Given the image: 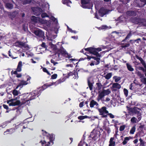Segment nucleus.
I'll return each instance as SVG.
<instances>
[{"label": "nucleus", "instance_id": "obj_10", "mask_svg": "<svg viewBox=\"0 0 146 146\" xmlns=\"http://www.w3.org/2000/svg\"><path fill=\"white\" fill-rule=\"evenodd\" d=\"M98 110L101 115H103L108 113V111L107 110L106 108L105 107H103L100 109H98Z\"/></svg>", "mask_w": 146, "mask_h": 146}, {"label": "nucleus", "instance_id": "obj_21", "mask_svg": "<svg viewBox=\"0 0 146 146\" xmlns=\"http://www.w3.org/2000/svg\"><path fill=\"white\" fill-rule=\"evenodd\" d=\"M112 88H116L119 89L121 88V86L118 83H114L113 84Z\"/></svg>", "mask_w": 146, "mask_h": 146}, {"label": "nucleus", "instance_id": "obj_4", "mask_svg": "<svg viewBox=\"0 0 146 146\" xmlns=\"http://www.w3.org/2000/svg\"><path fill=\"white\" fill-rule=\"evenodd\" d=\"M19 98V97L15 98L12 99L7 101V103L9 104L10 106H15L19 105L21 104L20 100H17Z\"/></svg>", "mask_w": 146, "mask_h": 146}, {"label": "nucleus", "instance_id": "obj_28", "mask_svg": "<svg viewBox=\"0 0 146 146\" xmlns=\"http://www.w3.org/2000/svg\"><path fill=\"white\" fill-rule=\"evenodd\" d=\"M11 74H13L17 75L16 77L17 78H20L22 76V75L21 74H18L17 73V71H14L13 70L11 72Z\"/></svg>", "mask_w": 146, "mask_h": 146}, {"label": "nucleus", "instance_id": "obj_31", "mask_svg": "<svg viewBox=\"0 0 146 146\" xmlns=\"http://www.w3.org/2000/svg\"><path fill=\"white\" fill-rule=\"evenodd\" d=\"M102 92L105 96L109 94L111 92V91L109 89L104 90L102 91Z\"/></svg>", "mask_w": 146, "mask_h": 146}, {"label": "nucleus", "instance_id": "obj_23", "mask_svg": "<svg viewBox=\"0 0 146 146\" xmlns=\"http://www.w3.org/2000/svg\"><path fill=\"white\" fill-rule=\"evenodd\" d=\"M114 139V138L113 137L110 138L109 141V146H114L115 144V142L113 141Z\"/></svg>", "mask_w": 146, "mask_h": 146}, {"label": "nucleus", "instance_id": "obj_17", "mask_svg": "<svg viewBox=\"0 0 146 146\" xmlns=\"http://www.w3.org/2000/svg\"><path fill=\"white\" fill-rule=\"evenodd\" d=\"M22 62L21 61L19 62L17 68V72H20L21 71V67L22 66Z\"/></svg>", "mask_w": 146, "mask_h": 146}, {"label": "nucleus", "instance_id": "obj_30", "mask_svg": "<svg viewBox=\"0 0 146 146\" xmlns=\"http://www.w3.org/2000/svg\"><path fill=\"white\" fill-rule=\"evenodd\" d=\"M131 121L132 123H135L138 122V120L136 117H133L131 119Z\"/></svg>", "mask_w": 146, "mask_h": 146}, {"label": "nucleus", "instance_id": "obj_64", "mask_svg": "<svg viewBox=\"0 0 146 146\" xmlns=\"http://www.w3.org/2000/svg\"><path fill=\"white\" fill-rule=\"evenodd\" d=\"M51 62L52 63H53L54 65H55L56 64H57V63L55 62H54V61L52 60H51Z\"/></svg>", "mask_w": 146, "mask_h": 146}, {"label": "nucleus", "instance_id": "obj_40", "mask_svg": "<svg viewBox=\"0 0 146 146\" xmlns=\"http://www.w3.org/2000/svg\"><path fill=\"white\" fill-rule=\"evenodd\" d=\"M141 80L143 83L146 84V78H142L141 79Z\"/></svg>", "mask_w": 146, "mask_h": 146}, {"label": "nucleus", "instance_id": "obj_19", "mask_svg": "<svg viewBox=\"0 0 146 146\" xmlns=\"http://www.w3.org/2000/svg\"><path fill=\"white\" fill-rule=\"evenodd\" d=\"M131 138V137H126L124 138V140L122 142V143L123 145H125L127 143H128L129 140Z\"/></svg>", "mask_w": 146, "mask_h": 146}, {"label": "nucleus", "instance_id": "obj_5", "mask_svg": "<svg viewBox=\"0 0 146 146\" xmlns=\"http://www.w3.org/2000/svg\"><path fill=\"white\" fill-rule=\"evenodd\" d=\"M31 77L29 76L27 77V80L25 81L23 80H21L19 83L18 85L16 87V89H17L19 87H20L21 88H22L24 85H25L30 83V80Z\"/></svg>", "mask_w": 146, "mask_h": 146}, {"label": "nucleus", "instance_id": "obj_20", "mask_svg": "<svg viewBox=\"0 0 146 146\" xmlns=\"http://www.w3.org/2000/svg\"><path fill=\"white\" fill-rule=\"evenodd\" d=\"M98 105V104L94 100H92L90 102V106L91 108H93L94 106H97Z\"/></svg>", "mask_w": 146, "mask_h": 146}, {"label": "nucleus", "instance_id": "obj_42", "mask_svg": "<svg viewBox=\"0 0 146 146\" xmlns=\"http://www.w3.org/2000/svg\"><path fill=\"white\" fill-rule=\"evenodd\" d=\"M57 76L56 74H54L51 76V79H56L57 78Z\"/></svg>", "mask_w": 146, "mask_h": 146}, {"label": "nucleus", "instance_id": "obj_34", "mask_svg": "<svg viewBox=\"0 0 146 146\" xmlns=\"http://www.w3.org/2000/svg\"><path fill=\"white\" fill-rule=\"evenodd\" d=\"M6 7L9 9H11L13 8V5L10 3H8L6 4Z\"/></svg>", "mask_w": 146, "mask_h": 146}, {"label": "nucleus", "instance_id": "obj_33", "mask_svg": "<svg viewBox=\"0 0 146 146\" xmlns=\"http://www.w3.org/2000/svg\"><path fill=\"white\" fill-rule=\"evenodd\" d=\"M94 59L96 61L95 62V65H97L100 63V58H97L96 57H93Z\"/></svg>", "mask_w": 146, "mask_h": 146}, {"label": "nucleus", "instance_id": "obj_29", "mask_svg": "<svg viewBox=\"0 0 146 146\" xmlns=\"http://www.w3.org/2000/svg\"><path fill=\"white\" fill-rule=\"evenodd\" d=\"M16 89L14 90L12 92V94L14 96H17L20 93L19 92L16 90Z\"/></svg>", "mask_w": 146, "mask_h": 146}, {"label": "nucleus", "instance_id": "obj_39", "mask_svg": "<svg viewBox=\"0 0 146 146\" xmlns=\"http://www.w3.org/2000/svg\"><path fill=\"white\" fill-rule=\"evenodd\" d=\"M42 70L44 72L46 73L48 75H50V72L48 71L47 70L46 68H43Z\"/></svg>", "mask_w": 146, "mask_h": 146}, {"label": "nucleus", "instance_id": "obj_25", "mask_svg": "<svg viewBox=\"0 0 146 146\" xmlns=\"http://www.w3.org/2000/svg\"><path fill=\"white\" fill-rule=\"evenodd\" d=\"M126 66L127 69L129 71H133L134 70L133 68L132 67V66L129 63H127L126 64Z\"/></svg>", "mask_w": 146, "mask_h": 146}, {"label": "nucleus", "instance_id": "obj_12", "mask_svg": "<svg viewBox=\"0 0 146 146\" xmlns=\"http://www.w3.org/2000/svg\"><path fill=\"white\" fill-rule=\"evenodd\" d=\"M39 89H37L29 93L32 98L31 99H34L35 98L36 96L39 94Z\"/></svg>", "mask_w": 146, "mask_h": 146}, {"label": "nucleus", "instance_id": "obj_47", "mask_svg": "<svg viewBox=\"0 0 146 146\" xmlns=\"http://www.w3.org/2000/svg\"><path fill=\"white\" fill-rule=\"evenodd\" d=\"M74 74H73V75H74V76L73 77V78H74V79L77 78H78L77 73L76 72H75V71L74 72Z\"/></svg>", "mask_w": 146, "mask_h": 146}, {"label": "nucleus", "instance_id": "obj_26", "mask_svg": "<svg viewBox=\"0 0 146 146\" xmlns=\"http://www.w3.org/2000/svg\"><path fill=\"white\" fill-rule=\"evenodd\" d=\"M15 131V130L13 129H7L6 131L4 133V134L5 135H6L7 134L6 133L7 132H9V134H11L13 132H14Z\"/></svg>", "mask_w": 146, "mask_h": 146}, {"label": "nucleus", "instance_id": "obj_43", "mask_svg": "<svg viewBox=\"0 0 146 146\" xmlns=\"http://www.w3.org/2000/svg\"><path fill=\"white\" fill-rule=\"evenodd\" d=\"M139 140L140 142V146H145L143 140L141 138Z\"/></svg>", "mask_w": 146, "mask_h": 146}, {"label": "nucleus", "instance_id": "obj_62", "mask_svg": "<svg viewBox=\"0 0 146 146\" xmlns=\"http://www.w3.org/2000/svg\"><path fill=\"white\" fill-rule=\"evenodd\" d=\"M94 65H95V61H92V62L90 63V65L91 66H94Z\"/></svg>", "mask_w": 146, "mask_h": 146}, {"label": "nucleus", "instance_id": "obj_49", "mask_svg": "<svg viewBox=\"0 0 146 146\" xmlns=\"http://www.w3.org/2000/svg\"><path fill=\"white\" fill-rule=\"evenodd\" d=\"M108 27L106 25H103L101 27V29H108Z\"/></svg>", "mask_w": 146, "mask_h": 146}, {"label": "nucleus", "instance_id": "obj_14", "mask_svg": "<svg viewBox=\"0 0 146 146\" xmlns=\"http://www.w3.org/2000/svg\"><path fill=\"white\" fill-rule=\"evenodd\" d=\"M61 52L63 56H65L66 57L68 58H70L72 57V56L71 55L68 54L65 50L63 49L61 50Z\"/></svg>", "mask_w": 146, "mask_h": 146}, {"label": "nucleus", "instance_id": "obj_11", "mask_svg": "<svg viewBox=\"0 0 146 146\" xmlns=\"http://www.w3.org/2000/svg\"><path fill=\"white\" fill-rule=\"evenodd\" d=\"M34 33L36 35L40 37H42L44 35V33L40 29L35 31Z\"/></svg>", "mask_w": 146, "mask_h": 146}, {"label": "nucleus", "instance_id": "obj_50", "mask_svg": "<svg viewBox=\"0 0 146 146\" xmlns=\"http://www.w3.org/2000/svg\"><path fill=\"white\" fill-rule=\"evenodd\" d=\"M137 74L138 76H140L141 77L143 76V75L141 74V72L139 71H138L137 72Z\"/></svg>", "mask_w": 146, "mask_h": 146}, {"label": "nucleus", "instance_id": "obj_18", "mask_svg": "<svg viewBox=\"0 0 146 146\" xmlns=\"http://www.w3.org/2000/svg\"><path fill=\"white\" fill-rule=\"evenodd\" d=\"M41 6L42 8V9L44 11L46 10L47 8L49 9V6L48 4L46 2H45L43 4H42Z\"/></svg>", "mask_w": 146, "mask_h": 146}, {"label": "nucleus", "instance_id": "obj_54", "mask_svg": "<svg viewBox=\"0 0 146 146\" xmlns=\"http://www.w3.org/2000/svg\"><path fill=\"white\" fill-rule=\"evenodd\" d=\"M49 45L52 48H54L55 47V46L54 44H52L50 42L49 43Z\"/></svg>", "mask_w": 146, "mask_h": 146}, {"label": "nucleus", "instance_id": "obj_16", "mask_svg": "<svg viewBox=\"0 0 146 146\" xmlns=\"http://www.w3.org/2000/svg\"><path fill=\"white\" fill-rule=\"evenodd\" d=\"M100 15L101 17H103L106 13V11L103 8H101L99 11Z\"/></svg>", "mask_w": 146, "mask_h": 146}, {"label": "nucleus", "instance_id": "obj_37", "mask_svg": "<svg viewBox=\"0 0 146 146\" xmlns=\"http://www.w3.org/2000/svg\"><path fill=\"white\" fill-rule=\"evenodd\" d=\"M135 126L132 127L130 131V133L131 134H133L134 132L135 131Z\"/></svg>", "mask_w": 146, "mask_h": 146}, {"label": "nucleus", "instance_id": "obj_15", "mask_svg": "<svg viewBox=\"0 0 146 146\" xmlns=\"http://www.w3.org/2000/svg\"><path fill=\"white\" fill-rule=\"evenodd\" d=\"M34 10V9H33ZM42 11V9L39 8L38 7H37L34 8V12L35 13V14L36 15H38Z\"/></svg>", "mask_w": 146, "mask_h": 146}, {"label": "nucleus", "instance_id": "obj_6", "mask_svg": "<svg viewBox=\"0 0 146 146\" xmlns=\"http://www.w3.org/2000/svg\"><path fill=\"white\" fill-rule=\"evenodd\" d=\"M89 0H82V6L84 8L90 9L92 7V5L89 3Z\"/></svg>", "mask_w": 146, "mask_h": 146}, {"label": "nucleus", "instance_id": "obj_9", "mask_svg": "<svg viewBox=\"0 0 146 146\" xmlns=\"http://www.w3.org/2000/svg\"><path fill=\"white\" fill-rule=\"evenodd\" d=\"M65 80V79H60L57 80L55 82H52L49 84L47 85V87H50L53 85H55V86H56L58 84L64 82Z\"/></svg>", "mask_w": 146, "mask_h": 146}, {"label": "nucleus", "instance_id": "obj_58", "mask_svg": "<svg viewBox=\"0 0 146 146\" xmlns=\"http://www.w3.org/2000/svg\"><path fill=\"white\" fill-rule=\"evenodd\" d=\"M3 108H5L6 110H8L9 109L8 106H7V105H6L5 104H3Z\"/></svg>", "mask_w": 146, "mask_h": 146}, {"label": "nucleus", "instance_id": "obj_36", "mask_svg": "<svg viewBox=\"0 0 146 146\" xmlns=\"http://www.w3.org/2000/svg\"><path fill=\"white\" fill-rule=\"evenodd\" d=\"M112 76V74L111 73H109L107 74L105 76L106 78L107 79H109Z\"/></svg>", "mask_w": 146, "mask_h": 146}, {"label": "nucleus", "instance_id": "obj_56", "mask_svg": "<svg viewBox=\"0 0 146 146\" xmlns=\"http://www.w3.org/2000/svg\"><path fill=\"white\" fill-rule=\"evenodd\" d=\"M84 117L83 116H80L78 117V119H80V120H82L84 119Z\"/></svg>", "mask_w": 146, "mask_h": 146}, {"label": "nucleus", "instance_id": "obj_13", "mask_svg": "<svg viewBox=\"0 0 146 146\" xmlns=\"http://www.w3.org/2000/svg\"><path fill=\"white\" fill-rule=\"evenodd\" d=\"M16 45L18 46V47H24L25 48H26L27 49H28L29 47L27 45H26L25 43H23L22 42H19L16 43Z\"/></svg>", "mask_w": 146, "mask_h": 146}, {"label": "nucleus", "instance_id": "obj_35", "mask_svg": "<svg viewBox=\"0 0 146 146\" xmlns=\"http://www.w3.org/2000/svg\"><path fill=\"white\" fill-rule=\"evenodd\" d=\"M113 78L115 80V82H118L121 79L120 77L115 76H114L113 77Z\"/></svg>", "mask_w": 146, "mask_h": 146}, {"label": "nucleus", "instance_id": "obj_61", "mask_svg": "<svg viewBox=\"0 0 146 146\" xmlns=\"http://www.w3.org/2000/svg\"><path fill=\"white\" fill-rule=\"evenodd\" d=\"M83 105H84L83 102H81V103H80V104H79V106L80 107L82 108L83 106Z\"/></svg>", "mask_w": 146, "mask_h": 146}, {"label": "nucleus", "instance_id": "obj_55", "mask_svg": "<svg viewBox=\"0 0 146 146\" xmlns=\"http://www.w3.org/2000/svg\"><path fill=\"white\" fill-rule=\"evenodd\" d=\"M131 35V33H129L127 36L125 38L126 39H127L129 38Z\"/></svg>", "mask_w": 146, "mask_h": 146}, {"label": "nucleus", "instance_id": "obj_57", "mask_svg": "<svg viewBox=\"0 0 146 146\" xmlns=\"http://www.w3.org/2000/svg\"><path fill=\"white\" fill-rule=\"evenodd\" d=\"M137 120H138V121H139L141 119V115H139L137 116Z\"/></svg>", "mask_w": 146, "mask_h": 146}, {"label": "nucleus", "instance_id": "obj_52", "mask_svg": "<svg viewBox=\"0 0 146 146\" xmlns=\"http://www.w3.org/2000/svg\"><path fill=\"white\" fill-rule=\"evenodd\" d=\"M67 27L70 32L74 33H76V31L72 30L71 29H70L68 27Z\"/></svg>", "mask_w": 146, "mask_h": 146}, {"label": "nucleus", "instance_id": "obj_48", "mask_svg": "<svg viewBox=\"0 0 146 146\" xmlns=\"http://www.w3.org/2000/svg\"><path fill=\"white\" fill-rule=\"evenodd\" d=\"M140 40V38H138L136 40H130V42L132 43H134L135 42L137 41V40Z\"/></svg>", "mask_w": 146, "mask_h": 146}, {"label": "nucleus", "instance_id": "obj_41", "mask_svg": "<svg viewBox=\"0 0 146 146\" xmlns=\"http://www.w3.org/2000/svg\"><path fill=\"white\" fill-rule=\"evenodd\" d=\"M124 93L126 97H127L128 94V91L126 89L124 88L123 90Z\"/></svg>", "mask_w": 146, "mask_h": 146}, {"label": "nucleus", "instance_id": "obj_44", "mask_svg": "<svg viewBox=\"0 0 146 146\" xmlns=\"http://www.w3.org/2000/svg\"><path fill=\"white\" fill-rule=\"evenodd\" d=\"M141 62L142 65L143 66L145 69H146V64L144 60H143Z\"/></svg>", "mask_w": 146, "mask_h": 146}, {"label": "nucleus", "instance_id": "obj_27", "mask_svg": "<svg viewBox=\"0 0 146 146\" xmlns=\"http://www.w3.org/2000/svg\"><path fill=\"white\" fill-rule=\"evenodd\" d=\"M105 96L103 92L102 91L99 94L98 98V100L99 101L104 96Z\"/></svg>", "mask_w": 146, "mask_h": 146}, {"label": "nucleus", "instance_id": "obj_2", "mask_svg": "<svg viewBox=\"0 0 146 146\" xmlns=\"http://www.w3.org/2000/svg\"><path fill=\"white\" fill-rule=\"evenodd\" d=\"M43 135H45L46 138L49 141H41L40 142L41 143L42 146H50L53 144V140L54 138L52 135H51L46 131H44L43 133Z\"/></svg>", "mask_w": 146, "mask_h": 146}, {"label": "nucleus", "instance_id": "obj_60", "mask_svg": "<svg viewBox=\"0 0 146 146\" xmlns=\"http://www.w3.org/2000/svg\"><path fill=\"white\" fill-rule=\"evenodd\" d=\"M9 56L11 57V58H17V57L14 58L13 57V56L11 55V54L10 52V51H9Z\"/></svg>", "mask_w": 146, "mask_h": 146}, {"label": "nucleus", "instance_id": "obj_32", "mask_svg": "<svg viewBox=\"0 0 146 146\" xmlns=\"http://www.w3.org/2000/svg\"><path fill=\"white\" fill-rule=\"evenodd\" d=\"M78 146H88V144L83 141H81L79 143Z\"/></svg>", "mask_w": 146, "mask_h": 146}, {"label": "nucleus", "instance_id": "obj_1", "mask_svg": "<svg viewBox=\"0 0 146 146\" xmlns=\"http://www.w3.org/2000/svg\"><path fill=\"white\" fill-rule=\"evenodd\" d=\"M42 12L41 16L42 19L39 17H36L35 16H33L31 17V20L35 23H38L44 25L47 27H49L51 24L50 20H52L54 23L57 25L58 24V21L57 19L52 16H49L47 14L45 13Z\"/></svg>", "mask_w": 146, "mask_h": 146}, {"label": "nucleus", "instance_id": "obj_3", "mask_svg": "<svg viewBox=\"0 0 146 146\" xmlns=\"http://www.w3.org/2000/svg\"><path fill=\"white\" fill-rule=\"evenodd\" d=\"M85 50L89 51L90 53L96 56H97L100 57V55L98 52H100L102 50L100 48H95L93 47H90L85 48Z\"/></svg>", "mask_w": 146, "mask_h": 146}, {"label": "nucleus", "instance_id": "obj_59", "mask_svg": "<svg viewBox=\"0 0 146 146\" xmlns=\"http://www.w3.org/2000/svg\"><path fill=\"white\" fill-rule=\"evenodd\" d=\"M112 122L113 123L115 124H116L117 123H118V122L116 120H115V119L112 120Z\"/></svg>", "mask_w": 146, "mask_h": 146}, {"label": "nucleus", "instance_id": "obj_8", "mask_svg": "<svg viewBox=\"0 0 146 146\" xmlns=\"http://www.w3.org/2000/svg\"><path fill=\"white\" fill-rule=\"evenodd\" d=\"M98 131L93 130L91 133L90 136L94 140H96L98 138Z\"/></svg>", "mask_w": 146, "mask_h": 146}, {"label": "nucleus", "instance_id": "obj_45", "mask_svg": "<svg viewBox=\"0 0 146 146\" xmlns=\"http://www.w3.org/2000/svg\"><path fill=\"white\" fill-rule=\"evenodd\" d=\"M141 62L142 65L143 66L145 69H146V64L144 60H143Z\"/></svg>", "mask_w": 146, "mask_h": 146}, {"label": "nucleus", "instance_id": "obj_46", "mask_svg": "<svg viewBox=\"0 0 146 146\" xmlns=\"http://www.w3.org/2000/svg\"><path fill=\"white\" fill-rule=\"evenodd\" d=\"M125 128V125H123L120 126L119 130L121 131H123Z\"/></svg>", "mask_w": 146, "mask_h": 146}, {"label": "nucleus", "instance_id": "obj_63", "mask_svg": "<svg viewBox=\"0 0 146 146\" xmlns=\"http://www.w3.org/2000/svg\"><path fill=\"white\" fill-rule=\"evenodd\" d=\"M138 142V140L137 139H135L133 141V142L134 144H136L137 142Z\"/></svg>", "mask_w": 146, "mask_h": 146}, {"label": "nucleus", "instance_id": "obj_7", "mask_svg": "<svg viewBox=\"0 0 146 146\" xmlns=\"http://www.w3.org/2000/svg\"><path fill=\"white\" fill-rule=\"evenodd\" d=\"M31 96L30 95V93H27L23 95V98L22 103L23 104L26 103L27 102H29L30 100H33L31 97Z\"/></svg>", "mask_w": 146, "mask_h": 146}, {"label": "nucleus", "instance_id": "obj_24", "mask_svg": "<svg viewBox=\"0 0 146 146\" xmlns=\"http://www.w3.org/2000/svg\"><path fill=\"white\" fill-rule=\"evenodd\" d=\"M24 123H21L20 124H19L18 125H17L16 126V125H15V127H16V129H17V128H18L19 127H21V126H23V128L25 129L27 127V126L25 125H24Z\"/></svg>", "mask_w": 146, "mask_h": 146}, {"label": "nucleus", "instance_id": "obj_51", "mask_svg": "<svg viewBox=\"0 0 146 146\" xmlns=\"http://www.w3.org/2000/svg\"><path fill=\"white\" fill-rule=\"evenodd\" d=\"M108 115H109L110 117L111 118H113L114 117V116L111 113H108Z\"/></svg>", "mask_w": 146, "mask_h": 146}, {"label": "nucleus", "instance_id": "obj_53", "mask_svg": "<svg viewBox=\"0 0 146 146\" xmlns=\"http://www.w3.org/2000/svg\"><path fill=\"white\" fill-rule=\"evenodd\" d=\"M138 69L140 70H142L144 72L145 71V69L143 68L142 67H138Z\"/></svg>", "mask_w": 146, "mask_h": 146}, {"label": "nucleus", "instance_id": "obj_22", "mask_svg": "<svg viewBox=\"0 0 146 146\" xmlns=\"http://www.w3.org/2000/svg\"><path fill=\"white\" fill-rule=\"evenodd\" d=\"M62 3L66 4L68 6H70V4L72 3L71 1H69L68 0H62Z\"/></svg>", "mask_w": 146, "mask_h": 146}, {"label": "nucleus", "instance_id": "obj_38", "mask_svg": "<svg viewBox=\"0 0 146 146\" xmlns=\"http://www.w3.org/2000/svg\"><path fill=\"white\" fill-rule=\"evenodd\" d=\"M88 84L90 90H92V83L90 82L89 80H88Z\"/></svg>", "mask_w": 146, "mask_h": 146}]
</instances>
